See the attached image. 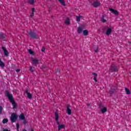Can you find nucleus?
Listing matches in <instances>:
<instances>
[{"label": "nucleus", "mask_w": 131, "mask_h": 131, "mask_svg": "<svg viewBox=\"0 0 131 131\" xmlns=\"http://www.w3.org/2000/svg\"><path fill=\"white\" fill-rule=\"evenodd\" d=\"M5 95L7 97L10 102L12 104L13 109H16V108H17V103H16L15 99H14L13 94H10V92L6 90L5 91Z\"/></svg>", "instance_id": "f257e3e1"}, {"label": "nucleus", "mask_w": 131, "mask_h": 131, "mask_svg": "<svg viewBox=\"0 0 131 131\" xmlns=\"http://www.w3.org/2000/svg\"><path fill=\"white\" fill-rule=\"evenodd\" d=\"M108 70L111 72H118V70H119V67L118 66H116V64L115 63H113L111 64V67Z\"/></svg>", "instance_id": "f03ea898"}, {"label": "nucleus", "mask_w": 131, "mask_h": 131, "mask_svg": "<svg viewBox=\"0 0 131 131\" xmlns=\"http://www.w3.org/2000/svg\"><path fill=\"white\" fill-rule=\"evenodd\" d=\"M29 37L32 38V39H37L38 37V34L35 32H33L32 31H29L28 33Z\"/></svg>", "instance_id": "7ed1b4c3"}, {"label": "nucleus", "mask_w": 131, "mask_h": 131, "mask_svg": "<svg viewBox=\"0 0 131 131\" xmlns=\"http://www.w3.org/2000/svg\"><path fill=\"white\" fill-rule=\"evenodd\" d=\"M17 118H18V116H17L16 114L13 113L11 115L10 120L11 122H15L16 120H17Z\"/></svg>", "instance_id": "20e7f679"}, {"label": "nucleus", "mask_w": 131, "mask_h": 131, "mask_svg": "<svg viewBox=\"0 0 131 131\" xmlns=\"http://www.w3.org/2000/svg\"><path fill=\"white\" fill-rule=\"evenodd\" d=\"M104 30H106V31L105 32V34L106 35H107L108 36H109V35L110 34H111V32H112V29L110 28H108V26H105L104 29Z\"/></svg>", "instance_id": "39448f33"}, {"label": "nucleus", "mask_w": 131, "mask_h": 131, "mask_svg": "<svg viewBox=\"0 0 131 131\" xmlns=\"http://www.w3.org/2000/svg\"><path fill=\"white\" fill-rule=\"evenodd\" d=\"M2 50L4 51V54L5 57H8L9 56V52L7 49H6V47H2Z\"/></svg>", "instance_id": "423d86ee"}, {"label": "nucleus", "mask_w": 131, "mask_h": 131, "mask_svg": "<svg viewBox=\"0 0 131 131\" xmlns=\"http://www.w3.org/2000/svg\"><path fill=\"white\" fill-rule=\"evenodd\" d=\"M67 113L68 115H71V109H70V105L69 104L67 106Z\"/></svg>", "instance_id": "0eeeda50"}, {"label": "nucleus", "mask_w": 131, "mask_h": 131, "mask_svg": "<svg viewBox=\"0 0 131 131\" xmlns=\"http://www.w3.org/2000/svg\"><path fill=\"white\" fill-rule=\"evenodd\" d=\"M25 93L27 94V96L28 99L31 100V99H32V95H31L30 93L28 92V90H26Z\"/></svg>", "instance_id": "6e6552de"}, {"label": "nucleus", "mask_w": 131, "mask_h": 131, "mask_svg": "<svg viewBox=\"0 0 131 131\" xmlns=\"http://www.w3.org/2000/svg\"><path fill=\"white\" fill-rule=\"evenodd\" d=\"M100 6H101V3H100V2L95 1L94 2L93 7H94V8H97L98 7H100Z\"/></svg>", "instance_id": "1a4fd4ad"}, {"label": "nucleus", "mask_w": 131, "mask_h": 131, "mask_svg": "<svg viewBox=\"0 0 131 131\" xmlns=\"http://www.w3.org/2000/svg\"><path fill=\"white\" fill-rule=\"evenodd\" d=\"M110 11H111V12H112V13L115 15H118L119 14L118 11L115 10L112 8H110Z\"/></svg>", "instance_id": "9d476101"}, {"label": "nucleus", "mask_w": 131, "mask_h": 131, "mask_svg": "<svg viewBox=\"0 0 131 131\" xmlns=\"http://www.w3.org/2000/svg\"><path fill=\"white\" fill-rule=\"evenodd\" d=\"M32 62H33V65H35V66H36L37 64H38V62H39V60L36 59H33L32 60Z\"/></svg>", "instance_id": "9b49d317"}, {"label": "nucleus", "mask_w": 131, "mask_h": 131, "mask_svg": "<svg viewBox=\"0 0 131 131\" xmlns=\"http://www.w3.org/2000/svg\"><path fill=\"white\" fill-rule=\"evenodd\" d=\"M6 64L4 62L2 61V59L0 58V67H1V68H4Z\"/></svg>", "instance_id": "f8f14e48"}, {"label": "nucleus", "mask_w": 131, "mask_h": 131, "mask_svg": "<svg viewBox=\"0 0 131 131\" xmlns=\"http://www.w3.org/2000/svg\"><path fill=\"white\" fill-rule=\"evenodd\" d=\"M100 111L101 112V113L104 114V113L107 112V108L106 107H102L100 109Z\"/></svg>", "instance_id": "ddd939ff"}, {"label": "nucleus", "mask_w": 131, "mask_h": 131, "mask_svg": "<svg viewBox=\"0 0 131 131\" xmlns=\"http://www.w3.org/2000/svg\"><path fill=\"white\" fill-rule=\"evenodd\" d=\"M55 120L58 121L59 120V114L57 112H55Z\"/></svg>", "instance_id": "4468645a"}, {"label": "nucleus", "mask_w": 131, "mask_h": 131, "mask_svg": "<svg viewBox=\"0 0 131 131\" xmlns=\"http://www.w3.org/2000/svg\"><path fill=\"white\" fill-rule=\"evenodd\" d=\"M19 118L20 120H24L25 119V116H24V114H20L19 116Z\"/></svg>", "instance_id": "2eb2a0df"}, {"label": "nucleus", "mask_w": 131, "mask_h": 131, "mask_svg": "<svg viewBox=\"0 0 131 131\" xmlns=\"http://www.w3.org/2000/svg\"><path fill=\"white\" fill-rule=\"evenodd\" d=\"M105 16H106V15H102V16L101 21H102V22H103V23H105L107 22V20H106L105 19Z\"/></svg>", "instance_id": "dca6fc26"}, {"label": "nucleus", "mask_w": 131, "mask_h": 131, "mask_svg": "<svg viewBox=\"0 0 131 131\" xmlns=\"http://www.w3.org/2000/svg\"><path fill=\"white\" fill-rule=\"evenodd\" d=\"M58 130H60L62 128H65V125L60 124L58 126Z\"/></svg>", "instance_id": "f3484780"}, {"label": "nucleus", "mask_w": 131, "mask_h": 131, "mask_svg": "<svg viewBox=\"0 0 131 131\" xmlns=\"http://www.w3.org/2000/svg\"><path fill=\"white\" fill-rule=\"evenodd\" d=\"M83 35L84 36L89 35V31L87 30H84L83 31Z\"/></svg>", "instance_id": "a211bd4d"}, {"label": "nucleus", "mask_w": 131, "mask_h": 131, "mask_svg": "<svg viewBox=\"0 0 131 131\" xmlns=\"http://www.w3.org/2000/svg\"><path fill=\"white\" fill-rule=\"evenodd\" d=\"M6 37V35L3 33H0V38L2 39H5Z\"/></svg>", "instance_id": "6ab92c4d"}, {"label": "nucleus", "mask_w": 131, "mask_h": 131, "mask_svg": "<svg viewBox=\"0 0 131 131\" xmlns=\"http://www.w3.org/2000/svg\"><path fill=\"white\" fill-rule=\"evenodd\" d=\"M76 18L77 22H80V18H82V16H81V15H79V16H76Z\"/></svg>", "instance_id": "aec40b11"}, {"label": "nucleus", "mask_w": 131, "mask_h": 131, "mask_svg": "<svg viewBox=\"0 0 131 131\" xmlns=\"http://www.w3.org/2000/svg\"><path fill=\"white\" fill-rule=\"evenodd\" d=\"M81 32H82V29L81 28V27H79L78 28L77 33L78 34H80V33H81Z\"/></svg>", "instance_id": "412c9836"}, {"label": "nucleus", "mask_w": 131, "mask_h": 131, "mask_svg": "<svg viewBox=\"0 0 131 131\" xmlns=\"http://www.w3.org/2000/svg\"><path fill=\"white\" fill-rule=\"evenodd\" d=\"M58 2H59V3H60V4H61V5L62 6H66V4H65V1H64V0H58Z\"/></svg>", "instance_id": "4be33fe9"}, {"label": "nucleus", "mask_w": 131, "mask_h": 131, "mask_svg": "<svg viewBox=\"0 0 131 131\" xmlns=\"http://www.w3.org/2000/svg\"><path fill=\"white\" fill-rule=\"evenodd\" d=\"M125 92L127 95H130V91L127 88H125Z\"/></svg>", "instance_id": "5701e85b"}, {"label": "nucleus", "mask_w": 131, "mask_h": 131, "mask_svg": "<svg viewBox=\"0 0 131 131\" xmlns=\"http://www.w3.org/2000/svg\"><path fill=\"white\" fill-rule=\"evenodd\" d=\"M34 67H31L30 66V72H32V73H33L34 72Z\"/></svg>", "instance_id": "b1692460"}, {"label": "nucleus", "mask_w": 131, "mask_h": 131, "mask_svg": "<svg viewBox=\"0 0 131 131\" xmlns=\"http://www.w3.org/2000/svg\"><path fill=\"white\" fill-rule=\"evenodd\" d=\"M9 121V120L8 119H4L2 121L3 123H7V122Z\"/></svg>", "instance_id": "393cba45"}, {"label": "nucleus", "mask_w": 131, "mask_h": 131, "mask_svg": "<svg viewBox=\"0 0 131 131\" xmlns=\"http://www.w3.org/2000/svg\"><path fill=\"white\" fill-rule=\"evenodd\" d=\"M65 23L66 24L69 25L70 24V20L69 19V18H67V19L66 20Z\"/></svg>", "instance_id": "a878e982"}, {"label": "nucleus", "mask_w": 131, "mask_h": 131, "mask_svg": "<svg viewBox=\"0 0 131 131\" xmlns=\"http://www.w3.org/2000/svg\"><path fill=\"white\" fill-rule=\"evenodd\" d=\"M29 53L30 54V55H34V52L33 51H32V50H31V49H29L28 50Z\"/></svg>", "instance_id": "bb28decb"}, {"label": "nucleus", "mask_w": 131, "mask_h": 131, "mask_svg": "<svg viewBox=\"0 0 131 131\" xmlns=\"http://www.w3.org/2000/svg\"><path fill=\"white\" fill-rule=\"evenodd\" d=\"M3 106H2V105H0V115L3 114Z\"/></svg>", "instance_id": "cd10ccee"}, {"label": "nucleus", "mask_w": 131, "mask_h": 131, "mask_svg": "<svg viewBox=\"0 0 131 131\" xmlns=\"http://www.w3.org/2000/svg\"><path fill=\"white\" fill-rule=\"evenodd\" d=\"M16 126L17 130L19 131V127H20V124H19V123H16Z\"/></svg>", "instance_id": "c85d7f7f"}, {"label": "nucleus", "mask_w": 131, "mask_h": 131, "mask_svg": "<svg viewBox=\"0 0 131 131\" xmlns=\"http://www.w3.org/2000/svg\"><path fill=\"white\" fill-rule=\"evenodd\" d=\"M29 4H31V5H33L34 4V0H29Z\"/></svg>", "instance_id": "c756f323"}, {"label": "nucleus", "mask_w": 131, "mask_h": 131, "mask_svg": "<svg viewBox=\"0 0 131 131\" xmlns=\"http://www.w3.org/2000/svg\"><path fill=\"white\" fill-rule=\"evenodd\" d=\"M92 75L94 76V77H98V74L96 73H92Z\"/></svg>", "instance_id": "7c9ffc66"}, {"label": "nucleus", "mask_w": 131, "mask_h": 131, "mask_svg": "<svg viewBox=\"0 0 131 131\" xmlns=\"http://www.w3.org/2000/svg\"><path fill=\"white\" fill-rule=\"evenodd\" d=\"M41 51V52H43V53H45L46 51V48H45V47H42Z\"/></svg>", "instance_id": "2f4dec72"}, {"label": "nucleus", "mask_w": 131, "mask_h": 131, "mask_svg": "<svg viewBox=\"0 0 131 131\" xmlns=\"http://www.w3.org/2000/svg\"><path fill=\"white\" fill-rule=\"evenodd\" d=\"M23 123L24 124H26V123H27V121H26V120H25V119L24 120H23Z\"/></svg>", "instance_id": "473e14b6"}, {"label": "nucleus", "mask_w": 131, "mask_h": 131, "mask_svg": "<svg viewBox=\"0 0 131 131\" xmlns=\"http://www.w3.org/2000/svg\"><path fill=\"white\" fill-rule=\"evenodd\" d=\"M35 9L34 8H32V13L34 14Z\"/></svg>", "instance_id": "72a5a7b5"}, {"label": "nucleus", "mask_w": 131, "mask_h": 131, "mask_svg": "<svg viewBox=\"0 0 131 131\" xmlns=\"http://www.w3.org/2000/svg\"><path fill=\"white\" fill-rule=\"evenodd\" d=\"M93 79L94 81H95V82H98V80H97V77H94Z\"/></svg>", "instance_id": "f704fd0d"}, {"label": "nucleus", "mask_w": 131, "mask_h": 131, "mask_svg": "<svg viewBox=\"0 0 131 131\" xmlns=\"http://www.w3.org/2000/svg\"><path fill=\"white\" fill-rule=\"evenodd\" d=\"M110 93H111V94H113V93H114V90H113V89H111L110 91Z\"/></svg>", "instance_id": "c9c22d12"}, {"label": "nucleus", "mask_w": 131, "mask_h": 131, "mask_svg": "<svg viewBox=\"0 0 131 131\" xmlns=\"http://www.w3.org/2000/svg\"><path fill=\"white\" fill-rule=\"evenodd\" d=\"M33 16H34V13H31V15H30V18H32V17H33Z\"/></svg>", "instance_id": "e433bc0d"}, {"label": "nucleus", "mask_w": 131, "mask_h": 131, "mask_svg": "<svg viewBox=\"0 0 131 131\" xmlns=\"http://www.w3.org/2000/svg\"><path fill=\"white\" fill-rule=\"evenodd\" d=\"M56 74L60 73V70L57 69V70L56 71Z\"/></svg>", "instance_id": "4c0bfd02"}, {"label": "nucleus", "mask_w": 131, "mask_h": 131, "mask_svg": "<svg viewBox=\"0 0 131 131\" xmlns=\"http://www.w3.org/2000/svg\"><path fill=\"white\" fill-rule=\"evenodd\" d=\"M16 72H17V73H18V72H20V69H16L15 70Z\"/></svg>", "instance_id": "58836bf2"}, {"label": "nucleus", "mask_w": 131, "mask_h": 131, "mask_svg": "<svg viewBox=\"0 0 131 131\" xmlns=\"http://www.w3.org/2000/svg\"><path fill=\"white\" fill-rule=\"evenodd\" d=\"M3 131H11V130H9L8 129H4Z\"/></svg>", "instance_id": "ea45409f"}, {"label": "nucleus", "mask_w": 131, "mask_h": 131, "mask_svg": "<svg viewBox=\"0 0 131 131\" xmlns=\"http://www.w3.org/2000/svg\"><path fill=\"white\" fill-rule=\"evenodd\" d=\"M98 48H97L95 50V52L98 53Z\"/></svg>", "instance_id": "a19ab883"}, {"label": "nucleus", "mask_w": 131, "mask_h": 131, "mask_svg": "<svg viewBox=\"0 0 131 131\" xmlns=\"http://www.w3.org/2000/svg\"><path fill=\"white\" fill-rule=\"evenodd\" d=\"M57 121V124L58 125H60V122H59L58 120L57 121Z\"/></svg>", "instance_id": "79ce46f5"}, {"label": "nucleus", "mask_w": 131, "mask_h": 131, "mask_svg": "<svg viewBox=\"0 0 131 131\" xmlns=\"http://www.w3.org/2000/svg\"><path fill=\"white\" fill-rule=\"evenodd\" d=\"M90 103H88V104H87L88 106H90Z\"/></svg>", "instance_id": "37998d69"}, {"label": "nucleus", "mask_w": 131, "mask_h": 131, "mask_svg": "<svg viewBox=\"0 0 131 131\" xmlns=\"http://www.w3.org/2000/svg\"><path fill=\"white\" fill-rule=\"evenodd\" d=\"M23 131H27L26 129H24Z\"/></svg>", "instance_id": "c03bdc74"}, {"label": "nucleus", "mask_w": 131, "mask_h": 131, "mask_svg": "<svg viewBox=\"0 0 131 131\" xmlns=\"http://www.w3.org/2000/svg\"><path fill=\"white\" fill-rule=\"evenodd\" d=\"M129 43H130L131 45V42H129Z\"/></svg>", "instance_id": "a18cd8bd"}]
</instances>
